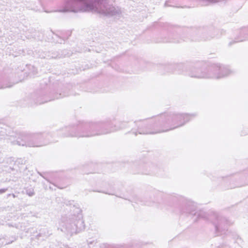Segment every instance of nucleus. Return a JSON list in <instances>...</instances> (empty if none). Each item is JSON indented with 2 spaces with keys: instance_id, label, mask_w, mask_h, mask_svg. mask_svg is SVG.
<instances>
[{
  "instance_id": "obj_3",
  "label": "nucleus",
  "mask_w": 248,
  "mask_h": 248,
  "mask_svg": "<svg viewBox=\"0 0 248 248\" xmlns=\"http://www.w3.org/2000/svg\"><path fill=\"white\" fill-rule=\"evenodd\" d=\"M5 191V190H0V192H4Z\"/></svg>"
},
{
  "instance_id": "obj_1",
  "label": "nucleus",
  "mask_w": 248,
  "mask_h": 248,
  "mask_svg": "<svg viewBox=\"0 0 248 248\" xmlns=\"http://www.w3.org/2000/svg\"><path fill=\"white\" fill-rule=\"evenodd\" d=\"M184 119V116H180V117H179L177 118V120H181L182 119Z\"/></svg>"
},
{
  "instance_id": "obj_2",
  "label": "nucleus",
  "mask_w": 248,
  "mask_h": 248,
  "mask_svg": "<svg viewBox=\"0 0 248 248\" xmlns=\"http://www.w3.org/2000/svg\"><path fill=\"white\" fill-rule=\"evenodd\" d=\"M184 123H185L184 122L182 123V124H179L178 125H177L176 127H178V126H181V125H183Z\"/></svg>"
}]
</instances>
